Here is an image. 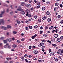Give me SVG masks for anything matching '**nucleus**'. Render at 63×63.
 I'll list each match as a JSON object with an SVG mask.
<instances>
[{"label": "nucleus", "mask_w": 63, "mask_h": 63, "mask_svg": "<svg viewBox=\"0 0 63 63\" xmlns=\"http://www.w3.org/2000/svg\"><path fill=\"white\" fill-rule=\"evenodd\" d=\"M59 54L61 55H62L63 53V50H62L61 49H59L58 50Z\"/></svg>", "instance_id": "nucleus-1"}, {"label": "nucleus", "mask_w": 63, "mask_h": 63, "mask_svg": "<svg viewBox=\"0 0 63 63\" xmlns=\"http://www.w3.org/2000/svg\"><path fill=\"white\" fill-rule=\"evenodd\" d=\"M4 12H5V11L4 10L3 11H2L1 12V13L0 14V17H2V15L4 14Z\"/></svg>", "instance_id": "nucleus-2"}, {"label": "nucleus", "mask_w": 63, "mask_h": 63, "mask_svg": "<svg viewBox=\"0 0 63 63\" xmlns=\"http://www.w3.org/2000/svg\"><path fill=\"white\" fill-rule=\"evenodd\" d=\"M17 11H22V9L21 8V7L20 6H19L18 7V8L17 9Z\"/></svg>", "instance_id": "nucleus-3"}, {"label": "nucleus", "mask_w": 63, "mask_h": 63, "mask_svg": "<svg viewBox=\"0 0 63 63\" xmlns=\"http://www.w3.org/2000/svg\"><path fill=\"white\" fill-rule=\"evenodd\" d=\"M37 36V35L36 34H35V35H34L32 37V39H34Z\"/></svg>", "instance_id": "nucleus-4"}, {"label": "nucleus", "mask_w": 63, "mask_h": 63, "mask_svg": "<svg viewBox=\"0 0 63 63\" xmlns=\"http://www.w3.org/2000/svg\"><path fill=\"white\" fill-rule=\"evenodd\" d=\"M54 53L51 52L50 53L49 55L51 56H53L54 55Z\"/></svg>", "instance_id": "nucleus-5"}, {"label": "nucleus", "mask_w": 63, "mask_h": 63, "mask_svg": "<svg viewBox=\"0 0 63 63\" xmlns=\"http://www.w3.org/2000/svg\"><path fill=\"white\" fill-rule=\"evenodd\" d=\"M59 36V35L57 34H56L54 35V37L55 38H57Z\"/></svg>", "instance_id": "nucleus-6"}, {"label": "nucleus", "mask_w": 63, "mask_h": 63, "mask_svg": "<svg viewBox=\"0 0 63 63\" xmlns=\"http://www.w3.org/2000/svg\"><path fill=\"white\" fill-rule=\"evenodd\" d=\"M33 53L35 54H37L38 53V52L37 50H34L33 51Z\"/></svg>", "instance_id": "nucleus-7"}, {"label": "nucleus", "mask_w": 63, "mask_h": 63, "mask_svg": "<svg viewBox=\"0 0 63 63\" xmlns=\"http://www.w3.org/2000/svg\"><path fill=\"white\" fill-rule=\"evenodd\" d=\"M17 46V45H16L15 44H13L12 45V47H14V48H15Z\"/></svg>", "instance_id": "nucleus-8"}, {"label": "nucleus", "mask_w": 63, "mask_h": 63, "mask_svg": "<svg viewBox=\"0 0 63 63\" xmlns=\"http://www.w3.org/2000/svg\"><path fill=\"white\" fill-rule=\"evenodd\" d=\"M17 33V32H16V31H13V33L14 34H16Z\"/></svg>", "instance_id": "nucleus-9"}, {"label": "nucleus", "mask_w": 63, "mask_h": 63, "mask_svg": "<svg viewBox=\"0 0 63 63\" xmlns=\"http://www.w3.org/2000/svg\"><path fill=\"white\" fill-rule=\"evenodd\" d=\"M46 16H44V17H43L42 18V19L43 20H45L47 18Z\"/></svg>", "instance_id": "nucleus-10"}, {"label": "nucleus", "mask_w": 63, "mask_h": 63, "mask_svg": "<svg viewBox=\"0 0 63 63\" xmlns=\"http://www.w3.org/2000/svg\"><path fill=\"white\" fill-rule=\"evenodd\" d=\"M45 9V7H44V6H43V7H42V11H44Z\"/></svg>", "instance_id": "nucleus-11"}, {"label": "nucleus", "mask_w": 63, "mask_h": 63, "mask_svg": "<svg viewBox=\"0 0 63 63\" xmlns=\"http://www.w3.org/2000/svg\"><path fill=\"white\" fill-rule=\"evenodd\" d=\"M55 39H52L51 40V41L52 42H55Z\"/></svg>", "instance_id": "nucleus-12"}, {"label": "nucleus", "mask_w": 63, "mask_h": 63, "mask_svg": "<svg viewBox=\"0 0 63 63\" xmlns=\"http://www.w3.org/2000/svg\"><path fill=\"white\" fill-rule=\"evenodd\" d=\"M46 15H49L50 14V12H49V11H47L46 12Z\"/></svg>", "instance_id": "nucleus-13"}, {"label": "nucleus", "mask_w": 63, "mask_h": 63, "mask_svg": "<svg viewBox=\"0 0 63 63\" xmlns=\"http://www.w3.org/2000/svg\"><path fill=\"white\" fill-rule=\"evenodd\" d=\"M61 41V40L60 39V38H58V39H57V41L58 42H60Z\"/></svg>", "instance_id": "nucleus-14"}, {"label": "nucleus", "mask_w": 63, "mask_h": 63, "mask_svg": "<svg viewBox=\"0 0 63 63\" xmlns=\"http://www.w3.org/2000/svg\"><path fill=\"white\" fill-rule=\"evenodd\" d=\"M7 39L6 40H5L3 41V42L5 44L8 41L7 40Z\"/></svg>", "instance_id": "nucleus-15"}, {"label": "nucleus", "mask_w": 63, "mask_h": 63, "mask_svg": "<svg viewBox=\"0 0 63 63\" xmlns=\"http://www.w3.org/2000/svg\"><path fill=\"white\" fill-rule=\"evenodd\" d=\"M1 23H2V24L3 25L4 24V20H3V19H1Z\"/></svg>", "instance_id": "nucleus-16"}, {"label": "nucleus", "mask_w": 63, "mask_h": 63, "mask_svg": "<svg viewBox=\"0 0 63 63\" xmlns=\"http://www.w3.org/2000/svg\"><path fill=\"white\" fill-rule=\"evenodd\" d=\"M54 28V27L53 26H51V27H50V28H49V30H51L53 28Z\"/></svg>", "instance_id": "nucleus-17"}, {"label": "nucleus", "mask_w": 63, "mask_h": 63, "mask_svg": "<svg viewBox=\"0 0 63 63\" xmlns=\"http://www.w3.org/2000/svg\"><path fill=\"white\" fill-rule=\"evenodd\" d=\"M43 36L44 37H47V34H44L43 35Z\"/></svg>", "instance_id": "nucleus-18"}, {"label": "nucleus", "mask_w": 63, "mask_h": 63, "mask_svg": "<svg viewBox=\"0 0 63 63\" xmlns=\"http://www.w3.org/2000/svg\"><path fill=\"white\" fill-rule=\"evenodd\" d=\"M59 5V3H58V2H57L56 3H55V6H58Z\"/></svg>", "instance_id": "nucleus-19"}, {"label": "nucleus", "mask_w": 63, "mask_h": 63, "mask_svg": "<svg viewBox=\"0 0 63 63\" xmlns=\"http://www.w3.org/2000/svg\"><path fill=\"white\" fill-rule=\"evenodd\" d=\"M52 46H53L55 47L57 46V45L56 44H52Z\"/></svg>", "instance_id": "nucleus-20"}, {"label": "nucleus", "mask_w": 63, "mask_h": 63, "mask_svg": "<svg viewBox=\"0 0 63 63\" xmlns=\"http://www.w3.org/2000/svg\"><path fill=\"white\" fill-rule=\"evenodd\" d=\"M25 14L24 11H22L21 12V14L22 15H24Z\"/></svg>", "instance_id": "nucleus-21"}, {"label": "nucleus", "mask_w": 63, "mask_h": 63, "mask_svg": "<svg viewBox=\"0 0 63 63\" xmlns=\"http://www.w3.org/2000/svg\"><path fill=\"white\" fill-rule=\"evenodd\" d=\"M7 40H8V41L10 42L11 41V40L10 38L7 39Z\"/></svg>", "instance_id": "nucleus-22"}, {"label": "nucleus", "mask_w": 63, "mask_h": 63, "mask_svg": "<svg viewBox=\"0 0 63 63\" xmlns=\"http://www.w3.org/2000/svg\"><path fill=\"white\" fill-rule=\"evenodd\" d=\"M46 3L47 4V5H49V4L50 3V1H47Z\"/></svg>", "instance_id": "nucleus-23"}, {"label": "nucleus", "mask_w": 63, "mask_h": 63, "mask_svg": "<svg viewBox=\"0 0 63 63\" xmlns=\"http://www.w3.org/2000/svg\"><path fill=\"white\" fill-rule=\"evenodd\" d=\"M25 2H22V3L21 4V5L22 6H24V5H25Z\"/></svg>", "instance_id": "nucleus-24"}, {"label": "nucleus", "mask_w": 63, "mask_h": 63, "mask_svg": "<svg viewBox=\"0 0 63 63\" xmlns=\"http://www.w3.org/2000/svg\"><path fill=\"white\" fill-rule=\"evenodd\" d=\"M47 20L48 22H50L51 21V19L50 18H48Z\"/></svg>", "instance_id": "nucleus-25"}, {"label": "nucleus", "mask_w": 63, "mask_h": 63, "mask_svg": "<svg viewBox=\"0 0 63 63\" xmlns=\"http://www.w3.org/2000/svg\"><path fill=\"white\" fill-rule=\"evenodd\" d=\"M7 28H11V27L10 26V25H8L7 26Z\"/></svg>", "instance_id": "nucleus-26"}, {"label": "nucleus", "mask_w": 63, "mask_h": 63, "mask_svg": "<svg viewBox=\"0 0 63 63\" xmlns=\"http://www.w3.org/2000/svg\"><path fill=\"white\" fill-rule=\"evenodd\" d=\"M16 42H17V43H19L20 42V41H19V40H18L16 41Z\"/></svg>", "instance_id": "nucleus-27"}, {"label": "nucleus", "mask_w": 63, "mask_h": 63, "mask_svg": "<svg viewBox=\"0 0 63 63\" xmlns=\"http://www.w3.org/2000/svg\"><path fill=\"white\" fill-rule=\"evenodd\" d=\"M44 45V44L43 43H40V45L41 46H43Z\"/></svg>", "instance_id": "nucleus-28"}, {"label": "nucleus", "mask_w": 63, "mask_h": 63, "mask_svg": "<svg viewBox=\"0 0 63 63\" xmlns=\"http://www.w3.org/2000/svg\"><path fill=\"white\" fill-rule=\"evenodd\" d=\"M29 15V14L28 13V12H27L26 14V16H28V15Z\"/></svg>", "instance_id": "nucleus-29"}, {"label": "nucleus", "mask_w": 63, "mask_h": 63, "mask_svg": "<svg viewBox=\"0 0 63 63\" xmlns=\"http://www.w3.org/2000/svg\"><path fill=\"white\" fill-rule=\"evenodd\" d=\"M38 27V26L36 25V26H34V29H36Z\"/></svg>", "instance_id": "nucleus-30"}, {"label": "nucleus", "mask_w": 63, "mask_h": 63, "mask_svg": "<svg viewBox=\"0 0 63 63\" xmlns=\"http://www.w3.org/2000/svg\"><path fill=\"white\" fill-rule=\"evenodd\" d=\"M57 17L58 18H61V15H58Z\"/></svg>", "instance_id": "nucleus-31"}, {"label": "nucleus", "mask_w": 63, "mask_h": 63, "mask_svg": "<svg viewBox=\"0 0 63 63\" xmlns=\"http://www.w3.org/2000/svg\"><path fill=\"white\" fill-rule=\"evenodd\" d=\"M29 28L30 29H32V27L31 26H29Z\"/></svg>", "instance_id": "nucleus-32"}, {"label": "nucleus", "mask_w": 63, "mask_h": 63, "mask_svg": "<svg viewBox=\"0 0 63 63\" xmlns=\"http://www.w3.org/2000/svg\"><path fill=\"white\" fill-rule=\"evenodd\" d=\"M25 29L27 30L28 31L29 30V28H28V27H26Z\"/></svg>", "instance_id": "nucleus-33"}, {"label": "nucleus", "mask_w": 63, "mask_h": 63, "mask_svg": "<svg viewBox=\"0 0 63 63\" xmlns=\"http://www.w3.org/2000/svg\"><path fill=\"white\" fill-rule=\"evenodd\" d=\"M47 29H48V27H47V26H46L45 27V30H47Z\"/></svg>", "instance_id": "nucleus-34"}, {"label": "nucleus", "mask_w": 63, "mask_h": 63, "mask_svg": "<svg viewBox=\"0 0 63 63\" xmlns=\"http://www.w3.org/2000/svg\"><path fill=\"white\" fill-rule=\"evenodd\" d=\"M28 57L29 58H31V57H32V56L31 55H29Z\"/></svg>", "instance_id": "nucleus-35"}, {"label": "nucleus", "mask_w": 63, "mask_h": 63, "mask_svg": "<svg viewBox=\"0 0 63 63\" xmlns=\"http://www.w3.org/2000/svg\"><path fill=\"white\" fill-rule=\"evenodd\" d=\"M32 6V5L31 4H29L28 6V7L29 8H30V7H31Z\"/></svg>", "instance_id": "nucleus-36"}, {"label": "nucleus", "mask_w": 63, "mask_h": 63, "mask_svg": "<svg viewBox=\"0 0 63 63\" xmlns=\"http://www.w3.org/2000/svg\"><path fill=\"white\" fill-rule=\"evenodd\" d=\"M45 47V46H42V49H44V48Z\"/></svg>", "instance_id": "nucleus-37"}, {"label": "nucleus", "mask_w": 63, "mask_h": 63, "mask_svg": "<svg viewBox=\"0 0 63 63\" xmlns=\"http://www.w3.org/2000/svg\"><path fill=\"white\" fill-rule=\"evenodd\" d=\"M58 59L57 58H56L55 59V61H56V62L58 61Z\"/></svg>", "instance_id": "nucleus-38"}, {"label": "nucleus", "mask_w": 63, "mask_h": 63, "mask_svg": "<svg viewBox=\"0 0 63 63\" xmlns=\"http://www.w3.org/2000/svg\"><path fill=\"white\" fill-rule=\"evenodd\" d=\"M25 40V38H23L21 40L22 41H23L24 40Z\"/></svg>", "instance_id": "nucleus-39"}, {"label": "nucleus", "mask_w": 63, "mask_h": 63, "mask_svg": "<svg viewBox=\"0 0 63 63\" xmlns=\"http://www.w3.org/2000/svg\"><path fill=\"white\" fill-rule=\"evenodd\" d=\"M24 57H26V58L27 57H28L27 55L26 54L25 55Z\"/></svg>", "instance_id": "nucleus-40"}, {"label": "nucleus", "mask_w": 63, "mask_h": 63, "mask_svg": "<svg viewBox=\"0 0 63 63\" xmlns=\"http://www.w3.org/2000/svg\"><path fill=\"white\" fill-rule=\"evenodd\" d=\"M49 53H50V52H51L52 51L51 50V49L50 48H49Z\"/></svg>", "instance_id": "nucleus-41"}, {"label": "nucleus", "mask_w": 63, "mask_h": 63, "mask_svg": "<svg viewBox=\"0 0 63 63\" xmlns=\"http://www.w3.org/2000/svg\"><path fill=\"white\" fill-rule=\"evenodd\" d=\"M31 16V14H29V15L28 16V17H30Z\"/></svg>", "instance_id": "nucleus-42"}, {"label": "nucleus", "mask_w": 63, "mask_h": 63, "mask_svg": "<svg viewBox=\"0 0 63 63\" xmlns=\"http://www.w3.org/2000/svg\"><path fill=\"white\" fill-rule=\"evenodd\" d=\"M47 42H48V43H51V42L49 40H48L47 41Z\"/></svg>", "instance_id": "nucleus-43"}, {"label": "nucleus", "mask_w": 63, "mask_h": 63, "mask_svg": "<svg viewBox=\"0 0 63 63\" xmlns=\"http://www.w3.org/2000/svg\"><path fill=\"white\" fill-rule=\"evenodd\" d=\"M60 39L61 40H63V36H62L61 37H60Z\"/></svg>", "instance_id": "nucleus-44"}, {"label": "nucleus", "mask_w": 63, "mask_h": 63, "mask_svg": "<svg viewBox=\"0 0 63 63\" xmlns=\"http://www.w3.org/2000/svg\"><path fill=\"white\" fill-rule=\"evenodd\" d=\"M38 21L39 22H41V19H38Z\"/></svg>", "instance_id": "nucleus-45"}, {"label": "nucleus", "mask_w": 63, "mask_h": 63, "mask_svg": "<svg viewBox=\"0 0 63 63\" xmlns=\"http://www.w3.org/2000/svg\"><path fill=\"white\" fill-rule=\"evenodd\" d=\"M26 23H27L29 24V22L28 20V21H26Z\"/></svg>", "instance_id": "nucleus-46"}, {"label": "nucleus", "mask_w": 63, "mask_h": 63, "mask_svg": "<svg viewBox=\"0 0 63 63\" xmlns=\"http://www.w3.org/2000/svg\"><path fill=\"white\" fill-rule=\"evenodd\" d=\"M32 47V46H30L29 47V49H31Z\"/></svg>", "instance_id": "nucleus-47"}, {"label": "nucleus", "mask_w": 63, "mask_h": 63, "mask_svg": "<svg viewBox=\"0 0 63 63\" xmlns=\"http://www.w3.org/2000/svg\"><path fill=\"white\" fill-rule=\"evenodd\" d=\"M34 17L35 19H36L37 17V15H35V16H34Z\"/></svg>", "instance_id": "nucleus-48"}, {"label": "nucleus", "mask_w": 63, "mask_h": 63, "mask_svg": "<svg viewBox=\"0 0 63 63\" xmlns=\"http://www.w3.org/2000/svg\"><path fill=\"white\" fill-rule=\"evenodd\" d=\"M39 62H42V60H40L38 61Z\"/></svg>", "instance_id": "nucleus-49"}, {"label": "nucleus", "mask_w": 63, "mask_h": 63, "mask_svg": "<svg viewBox=\"0 0 63 63\" xmlns=\"http://www.w3.org/2000/svg\"><path fill=\"white\" fill-rule=\"evenodd\" d=\"M39 39H36L35 40L36 42H37L38 41H39Z\"/></svg>", "instance_id": "nucleus-50"}, {"label": "nucleus", "mask_w": 63, "mask_h": 63, "mask_svg": "<svg viewBox=\"0 0 63 63\" xmlns=\"http://www.w3.org/2000/svg\"><path fill=\"white\" fill-rule=\"evenodd\" d=\"M34 10V8L33 7H32V8H31V11H33V10Z\"/></svg>", "instance_id": "nucleus-51"}, {"label": "nucleus", "mask_w": 63, "mask_h": 63, "mask_svg": "<svg viewBox=\"0 0 63 63\" xmlns=\"http://www.w3.org/2000/svg\"><path fill=\"white\" fill-rule=\"evenodd\" d=\"M41 41L44 43H45L46 42V40H42Z\"/></svg>", "instance_id": "nucleus-52"}, {"label": "nucleus", "mask_w": 63, "mask_h": 63, "mask_svg": "<svg viewBox=\"0 0 63 63\" xmlns=\"http://www.w3.org/2000/svg\"><path fill=\"white\" fill-rule=\"evenodd\" d=\"M32 0H29V2L30 3H31V2H32Z\"/></svg>", "instance_id": "nucleus-53"}, {"label": "nucleus", "mask_w": 63, "mask_h": 63, "mask_svg": "<svg viewBox=\"0 0 63 63\" xmlns=\"http://www.w3.org/2000/svg\"><path fill=\"white\" fill-rule=\"evenodd\" d=\"M26 12H30V10H29V9H27L26 10Z\"/></svg>", "instance_id": "nucleus-54"}, {"label": "nucleus", "mask_w": 63, "mask_h": 63, "mask_svg": "<svg viewBox=\"0 0 63 63\" xmlns=\"http://www.w3.org/2000/svg\"><path fill=\"white\" fill-rule=\"evenodd\" d=\"M43 32L42 31H41L40 32V33L41 34H42Z\"/></svg>", "instance_id": "nucleus-55"}, {"label": "nucleus", "mask_w": 63, "mask_h": 63, "mask_svg": "<svg viewBox=\"0 0 63 63\" xmlns=\"http://www.w3.org/2000/svg\"><path fill=\"white\" fill-rule=\"evenodd\" d=\"M21 59L22 60H24V59L23 56L22 57H21Z\"/></svg>", "instance_id": "nucleus-56"}, {"label": "nucleus", "mask_w": 63, "mask_h": 63, "mask_svg": "<svg viewBox=\"0 0 63 63\" xmlns=\"http://www.w3.org/2000/svg\"><path fill=\"white\" fill-rule=\"evenodd\" d=\"M43 27H40V29L41 30L43 29Z\"/></svg>", "instance_id": "nucleus-57"}, {"label": "nucleus", "mask_w": 63, "mask_h": 63, "mask_svg": "<svg viewBox=\"0 0 63 63\" xmlns=\"http://www.w3.org/2000/svg\"><path fill=\"white\" fill-rule=\"evenodd\" d=\"M0 53H1V54H3L4 53V52L3 51L0 52Z\"/></svg>", "instance_id": "nucleus-58"}, {"label": "nucleus", "mask_w": 63, "mask_h": 63, "mask_svg": "<svg viewBox=\"0 0 63 63\" xmlns=\"http://www.w3.org/2000/svg\"><path fill=\"white\" fill-rule=\"evenodd\" d=\"M4 30H7V27H4Z\"/></svg>", "instance_id": "nucleus-59"}, {"label": "nucleus", "mask_w": 63, "mask_h": 63, "mask_svg": "<svg viewBox=\"0 0 63 63\" xmlns=\"http://www.w3.org/2000/svg\"><path fill=\"white\" fill-rule=\"evenodd\" d=\"M62 6H63V5H62V4H60V7H61V8H62Z\"/></svg>", "instance_id": "nucleus-60"}, {"label": "nucleus", "mask_w": 63, "mask_h": 63, "mask_svg": "<svg viewBox=\"0 0 63 63\" xmlns=\"http://www.w3.org/2000/svg\"><path fill=\"white\" fill-rule=\"evenodd\" d=\"M6 34L7 35H9V33L8 32L6 33Z\"/></svg>", "instance_id": "nucleus-61"}, {"label": "nucleus", "mask_w": 63, "mask_h": 63, "mask_svg": "<svg viewBox=\"0 0 63 63\" xmlns=\"http://www.w3.org/2000/svg\"><path fill=\"white\" fill-rule=\"evenodd\" d=\"M1 40H3L4 39V37H1Z\"/></svg>", "instance_id": "nucleus-62"}, {"label": "nucleus", "mask_w": 63, "mask_h": 63, "mask_svg": "<svg viewBox=\"0 0 63 63\" xmlns=\"http://www.w3.org/2000/svg\"><path fill=\"white\" fill-rule=\"evenodd\" d=\"M12 40H13V41L15 40V39L14 38V37L12 38Z\"/></svg>", "instance_id": "nucleus-63"}, {"label": "nucleus", "mask_w": 63, "mask_h": 63, "mask_svg": "<svg viewBox=\"0 0 63 63\" xmlns=\"http://www.w3.org/2000/svg\"><path fill=\"white\" fill-rule=\"evenodd\" d=\"M60 23L61 24H62L63 23V20H62L60 22Z\"/></svg>", "instance_id": "nucleus-64"}]
</instances>
